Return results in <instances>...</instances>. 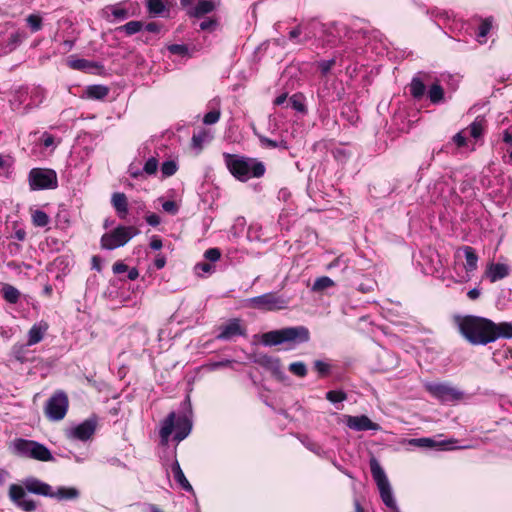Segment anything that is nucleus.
Segmentation results:
<instances>
[{"label":"nucleus","instance_id":"f257e3e1","mask_svg":"<svg viewBox=\"0 0 512 512\" xmlns=\"http://www.w3.org/2000/svg\"><path fill=\"white\" fill-rule=\"evenodd\" d=\"M461 335L473 345H486L493 342V321L478 316H457L455 318Z\"/></svg>","mask_w":512,"mask_h":512},{"label":"nucleus","instance_id":"f03ea898","mask_svg":"<svg viewBox=\"0 0 512 512\" xmlns=\"http://www.w3.org/2000/svg\"><path fill=\"white\" fill-rule=\"evenodd\" d=\"M225 163L230 173L242 182L262 177L266 170L264 164L255 158L226 154Z\"/></svg>","mask_w":512,"mask_h":512},{"label":"nucleus","instance_id":"7ed1b4c3","mask_svg":"<svg viewBox=\"0 0 512 512\" xmlns=\"http://www.w3.org/2000/svg\"><path fill=\"white\" fill-rule=\"evenodd\" d=\"M191 429L192 423L188 417L180 416L177 418L176 413L171 412L161 423L159 431L161 444H168L170 435L173 431H175L174 439L179 443L190 434Z\"/></svg>","mask_w":512,"mask_h":512},{"label":"nucleus","instance_id":"20e7f679","mask_svg":"<svg viewBox=\"0 0 512 512\" xmlns=\"http://www.w3.org/2000/svg\"><path fill=\"white\" fill-rule=\"evenodd\" d=\"M310 338L309 330L304 326L287 327L264 333L262 342L267 346L279 345L285 342L304 343Z\"/></svg>","mask_w":512,"mask_h":512},{"label":"nucleus","instance_id":"39448f33","mask_svg":"<svg viewBox=\"0 0 512 512\" xmlns=\"http://www.w3.org/2000/svg\"><path fill=\"white\" fill-rule=\"evenodd\" d=\"M370 470L383 503L394 512H399L387 475L378 460L374 457L370 459Z\"/></svg>","mask_w":512,"mask_h":512},{"label":"nucleus","instance_id":"423d86ee","mask_svg":"<svg viewBox=\"0 0 512 512\" xmlns=\"http://www.w3.org/2000/svg\"><path fill=\"white\" fill-rule=\"evenodd\" d=\"M28 183L32 191L55 189L58 186V178L53 169L33 168L28 174Z\"/></svg>","mask_w":512,"mask_h":512},{"label":"nucleus","instance_id":"0eeeda50","mask_svg":"<svg viewBox=\"0 0 512 512\" xmlns=\"http://www.w3.org/2000/svg\"><path fill=\"white\" fill-rule=\"evenodd\" d=\"M138 233L139 230L133 226H118L112 232L102 236L101 247L108 250L122 247Z\"/></svg>","mask_w":512,"mask_h":512},{"label":"nucleus","instance_id":"6e6552de","mask_svg":"<svg viewBox=\"0 0 512 512\" xmlns=\"http://www.w3.org/2000/svg\"><path fill=\"white\" fill-rule=\"evenodd\" d=\"M14 447L18 453L39 461L52 460V454L44 445L30 440L18 439L14 443Z\"/></svg>","mask_w":512,"mask_h":512},{"label":"nucleus","instance_id":"1a4fd4ad","mask_svg":"<svg viewBox=\"0 0 512 512\" xmlns=\"http://www.w3.org/2000/svg\"><path fill=\"white\" fill-rule=\"evenodd\" d=\"M425 388L432 396L442 402H452L463 397L461 391L448 383L428 382L425 384Z\"/></svg>","mask_w":512,"mask_h":512},{"label":"nucleus","instance_id":"9d476101","mask_svg":"<svg viewBox=\"0 0 512 512\" xmlns=\"http://www.w3.org/2000/svg\"><path fill=\"white\" fill-rule=\"evenodd\" d=\"M248 303L251 307L260 310H281L288 306V301L275 293H266L250 298Z\"/></svg>","mask_w":512,"mask_h":512},{"label":"nucleus","instance_id":"9b49d317","mask_svg":"<svg viewBox=\"0 0 512 512\" xmlns=\"http://www.w3.org/2000/svg\"><path fill=\"white\" fill-rule=\"evenodd\" d=\"M68 409V398L65 393L57 392L49 398L45 406L46 416L52 421L62 420Z\"/></svg>","mask_w":512,"mask_h":512},{"label":"nucleus","instance_id":"f8f14e48","mask_svg":"<svg viewBox=\"0 0 512 512\" xmlns=\"http://www.w3.org/2000/svg\"><path fill=\"white\" fill-rule=\"evenodd\" d=\"M96 431V421L93 419H87L84 422L69 427L65 435L69 440L72 441H88L92 438Z\"/></svg>","mask_w":512,"mask_h":512},{"label":"nucleus","instance_id":"ddd939ff","mask_svg":"<svg viewBox=\"0 0 512 512\" xmlns=\"http://www.w3.org/2000/svg\"><path fill=\"white\" fill-rule=\"evenodd\" d=\"M181 6L191 17L200 18L215 9L212 0H180Z\"/></svg>","mask_w":512,"mask_h":512},{"label":"nucleus","instance_id":"4468645a","mask_svg":"<svg viewBox=\"0 0 512 512\" xmlns=\"http://www.w3.org/2000/svg\"><path fill=\"white\" fill-rule=\"evenodd\" d=\"M343 422L348 428L354 431L380 430V426L377 423L372 422L366 415H343Z\"/></svg>","mask_w":512,"mask_h":512},{"label":"nucleus","instance_id":"2eb2a0df","mask_svg":"<svg viewBox=\"0 0 512 512\" xmlns=\"http://www.w3.org/2000/svg\"><path fill=\"white\" fill-rule=\"evenodd\" d=\"M245 334V329L242 327L240 320L232 319L221 327V332L217 336L221 340H231L236 336Z\"/></svg>","mask_w":512,"mask_h":512},{"label":"nucleus","instance_id":"dca6fc26","mask_svg":"<svg viewBox=\"0 0 512 512\" xmlns=\"http://www.w3.org/2000/svg\"><path fill=\"white\" fill-rule=\"evenodd\" d=\"M456 441L450 439L448 441L436 442L432 438L423 437V438H412L408 440V444L419 447V448H434L441 447L442 449H454V447H448V445L455 443Z\"/></svg>","mask_w":512,"mask_h":512},{"label":"nucleus","instance_id":"f3484780","mask_svg":"<svg viewBox=\"0 0 512 512\" xmlns=\"http://www.w3.org/2000/svg\"><path fill=\"white\" fill-rule=\"evenodd\" d=\"M25 487L29 492L49 496L52 495V488L50 485L43 483L37 479H27L25 482Z\"/></svg>","mask_w":512,"mask_h":512},{"label":"nucleus","instance_id":"a211bd4d","mask_svg":"<svg viewBox=\"0 0 512 512\" xmlns=\"http://www.w3.org/2000/svg\"><path fill=\"white\" fill-rule=\"evenodd\" d=\"M47 329L48 325L45 322L34 324L28 332L27 345L32 346L39 343L43 339Z\"/></svg>","mask_w":512,"mask_h":512},{"label":"nucleus","instance_id":"6ab92c4d","mask_svg":"<svg viewBox=\"0 0 512 512\" xmlns=\"http://www.w3.org/2000/svg\"><path fill=\"white\" fill-rule=\"evenodd\" d=\"M493 342L499 338L511 339L512 338V323L501 322L496 324L493 322L492 337Z\"/></svg>","mask_w":512,"mask_h":512},{"label":"nucleus","instance_id":"aec40b11","mask_svg":"<svg viewBox=\"0 0 512 512\" xmlns=\"http://www.w3.org/2000/svg\"><path fill=\"white\" fill-rule=\"evenodd\" d=\"M486 273L491 282H496L505 278L509 273V269L505 264L496 263L491 264Z\"/></svg>","mask_w":512,"mask_h":512},{"label":"nucleus","instance_id":"412c9836","mask_svg":"<svg viewBox=\"0 0 512 512\" xmlns=\"http://www.w3.org/2000/svg\"><path fill=\"white\" fill-rule=\"evenodd\" d=\"M67 65L71 69L84 71V72L90 71V70L98 67V65L94 62H91V61L83 59V58H76L74 56H70L67 59Z\"/></svg>","mask_w":512,"mask_h":512},{"label":"nucleus","instance_id":"4be33fe9","mask_svg":"<svg viewBox=\"0 0 512 512\" xmlns=\"http://www.w3.org/2000/svg\"><path fill=\"white\" fill-rule=\"evenodd\" d=\"M171 472L175 478V480L179 483V485L186 491H193V488L189 481L186 479L180 464L177 460H175L171 465Z\"/></svg>","mask_w":512,"mask_h":512},{"label":"nucleus","instance_id":"5701e85b","mask_svg":"<svg viewBox=\"0 0 512 512\" xmlns=\"http://www.w3.org/2000/svg\"><path fill=\"white\" fill-rule=\"evenodd\" d=\"M112 205L119 216L124 218L128 211L127 198L124 193H114L112 195Z\"/></svg>","mask_w":512,"mask_h":512},{"label":"nucleus","instance_id":"b1692460","mask_svg":"<svg viewBox=\"0 0 512 512\" xmlns=\"http://www.w3.org/2000/svg\"><path fill=\"white\" fill-rule=\"evenodd\" d=\"M79 496V492L76 488L73 487H60L57 491L53 492L50 497L57 498L59 500L63 499H76Z\"/></svg>","mask_w":512,"mask_h":512},{"label":"nucleus","instance_id":"393cba45","mask_svg":"<svg viewBox=\"0 0 512 512\" xmlns=\"http://www.w3.org/2000/svg\"><path fill=\"white\" fill-rule=\"evenodd\" d=\"M109 93V89L103 85H91L86 89V95L90 99H103Z\"/></svg>","mask_w":512,"mask_h":512},{"label":"nucleus","instance_id":"a878e982","mask_svg":"<svg viewBox=\"0 0 512 512\" xmlns=\"http://www.w3.org/2000/svg\"><path fill=\"white\" fill-rule=\"evenodd\" d=\"M463 251H464V255H465V259H466V264H465L466 271H468V272L474 271L477 268V262H478V257L476 255L474 249L470 246H465L463 248Z\"/></svg>","mask_w":512,"mask_h":512},{"label":"nucleus","instance_id":"bb28decb","mask_svg":"<svg viewBox=\"0 0 512 512\" xmlns=\"http://www.w3.org/2000/svg\"><path fill=\"white\" fill-rule=\"evenodd\" d=\"M4 299L9 303H16L19 300L20 292L10 284H4L1 289Z\"/></svg>","mask_w":512,"mask_h":512},{"label":"nucleus","instance_id":"cd10ccee","mask_svg":"<svg viewBox=\"0 0 512 512\" xmlns=\"http://www.w3.org/2000/svg\"><path fill=\"white\" fill-rule=\"evenodd\" d=\"M211 140V136L205 130L195 133L192 137V147L198 152L202 150L205 143Z\"/></svg>","mask_w":512,"mask_h":512},{"label":"nucleus","instance_id":"c85d7f7f","mask_svg":"<svg viewBox=\"0 0 512 512\" xmlns=\"http://www.w3.org/2000/svg\"><path fill=\"white\" fill-rule=\"evenodd\" d=\"M334 285L335 283L331 278L327 276H322L315 280L312 286V290L314 292H321L324 291L325 289L333 287Z\"/></svg>","mask_w":512,"mask_h":512},{"label":"nucleus","instance_id":"c756f323","mask_svg":"<svg viewBox=\"0 0 512 512\" xmlns=\"http://www.w3.org/2000/svg\"><path fill=\"white\" fill-rule=\"evenodd\" d=\"M425 90H426V87L420 79H418V78L412 79V81L410 83V93L414 98H416V99L421 98L424 95Z\"/></svg>","mask_w":512,"mask_h":512},{"label":"nucleus","instance_id":"7c9ffc66","mask_svg":"<svg viewBox=\"0 0 512 512\" xmlns=\"http://www.w3.org/2000/svg\"><path fill=\"white\" fill-rule=\"evenodd\" d=\"M31 217L32 223L37 227H45L49 223V216L42 210H34Z\"/></svg>","mask_w":512,"mask_h":512},{"label":"nucleus","instance_id":"2f4dec72","mask_svg":"<svg viewBox=\"0 0 512 512\" xmlns=\"http://www.w3.org/2000/svg\"><path fill=\"white\" fill-rule=\"evenodd\" d=\"M194 271L199 277H206L211 275L215 271V266L208 262L197 263L194 267Z\"/></svg>","mask_w":512,"mask_h":512},{"label":"nucleus","instance_id":"473e14b6","mask_svg":"<svg viewBox=\"0 0 512 512\" xmlns=\"http://www.w3.org/2000/svg\"><path fill=\"white\" fill-rule=\"evenodd\" d=\"M428 97L434 104L441 102L444 97L443 88L437 83L433 84L428 91Z\"/></svg>","mask_w":512,"mask_h":512},{"label":"nucleus","instance_id":"72a5a7b5","mask_svg":"<svg viewBox=\"0 0 512 512\" xmlns=\"http://www.w3.org/2000/svg\"><path fill=\"white\" fill-rule=\"evenodd\" d=\"M252 129H253L254 134L258 137L262 147L277 148V147L281 146L282 142L278 143L277 141L269 139V138L265 137L264 135L260 134L254 125H252Z\"/></svg>","mask_w":512,"mask_h":512},{"label":"nucleus","instance_id":"f704fd0d","mask_svg":"<svg viewBox=\"0 0 512 512\" xmlns=\"http://www.w3.org/2000/svg\"><path fill=\"white\" fill-rule=\"evenodd\" d=\"M9 495L12 501L16 504L26 496L24 489L19 485H11L9 489Z\"/></svg>","mask_w":512,"mask_h":512},{"label":"nucleus","instance_id":"c9c22d12","mask_svg":"<svg viewBox=\"0 0 512 512\" xmlns=\"http://www.w3.org/2000/svg\"><path fill=\"white\" fill-rule=\"evenodd\" d=\"M143 27L142 22L140 21H130L125 25L121 26L119 29L126 32L128 35H133L139 32Z\"/></svg>","mask_w":512,"mask_h":512},{"label":"nucleus","instance_id":"e433bc0d","mask_svg":"<svg viewBox=\"0 0 512 512\" xmlns=\"http://www.w3.org/2000/svg\"><path fill=\"white\" fill-rule=\"evenodd\" d=\"M492 28V22L490 19H485L481 22L479 28L477 37L479 38V41L482 43L483 41L481 39H485V37L488 35Z\"/></svg>","mask_w":512,"mask_h":512},{"label":"nucleus","instance_id":"4c0bfd02","mask_svg":"<svg viewBox=\"0 0 512 512\" xmlns=\"http://www.w3.org/2000/svg\"><path fill=\"white\" fill-rule=\"evenodd\" d=\"M148 10L151 14L159 15L164 11V4L162 0H148Z\"/></svg>","mask_w":512,"mask_h":512},{"label":"nucleus","instance_id":"58836bf2","mask_svg":"<svg viewBox=\"0 0 512 512\" xmlns=\"http://www.w3.org/2000/svg\"><path fill=\"white\" fill-rule=\"evenodd\" d=\"M289 370L299 377H304L307 374V369L303 362L291 363L289 365Z\"/></svg>","mask_w":512,"mask_h":512},{"label":"nucleus","instance_id":"ea45409f","mask_svg":"<svg viewBox=\"0 0 512 512\" xmlns=\"http://www.w3.org/2000/svg\"><path fill=\"white\" fill-rule=\"evenodd\" d=\"M177 171V165L174 161H166L161 166V172L165 177L174 175Z\"/></svg>","mask_w":512,"mask_h":512},{"label":"nucleus","instance_id":"a19ab883","mask_svg":"<svg viewBox=\"0 0 512 512\" xmlns=\"http://www.w3.org/2000/svg\"><path fill=\"white\" fill-rule=\"evenodd\" d=\"M326 399L332 403H338L346 400V394L342 391L331 390L327 392Z\"/></svg>","mask_w":512,"mask_h":512},{"label":"nucleus","instance_id":"79ce46f5","mask_svg":"<svg viewBox=\"0 0 512 512\" xmlns=\"http://www.w3.org/2000/svg\"><path fill=\"white\" fill-rule=\"evenodd\" d=\"M220 115H221V113L219 110H212L205 114V116L203 118V122L206 125L215 124L219 121Z\"/></svg>","mask_w":512,"mask_h":512},{"label":"nucleus","instance_id":"37998d69","mask_svg":"<svg viewBox=\"0 0 512 512\" xmlns=\"http://www.w3.org/2000/svg\"><path fill=\"white\" fill-rule=\"evenodd\" d=\"M27 23L36 32L41 29L42 20L38 15L31 14L27 17Z\"/></svg>","mask_w":512,"mask_h":512},{"label":"nucleus","instance_id":"c03bdc74","mask_svg":"<svg viewBox=\"0 0 512 512\" xmlns=\"http://www.w3.org/2000/svg\"><path fill=\"white\" fill-rule=\"evenodd\" d=\"M158 169V161L152 157L149 158L144 165V172L148 175L155 174Z\"/></svg>","mask_w":512,"mask_h":512},{"label":"nucleus","instance_id":"a18cd8bd","mask_svg":"<svg viewBox=\"0 0 512 512\" xmlns=\"http://www.w3.org/2000/svg\"><path fill=\"white\" fill-rule=\"evenodd\" d=\"M220 257L221 252L218 248H210L204 253V258L212 263L218 261Z\"/></svg>","mask_w":512,"mask_h":512},{"label":"nucleus","instance_id":"49530a36","mask_svg":"<svg viewBox=\"0 0 512 512\" xmlns=\"http://www.w3.org/2000/svg\"><path fill=\"white\" fill-rule=\"evenodd\" d=\"M167 49L170 53L175 54V55H181V56L186 55L188 52L187 46L181 45V44L169 45Z\"/></svg>","mask_w":512,"mask_h":512},{"label":"nucleus","instance_id":"de8ad7c7","mask_svg":"<svg viewBox=\"0 0 512 512\" xmlns=\"http://www.w3.org/2000/svg\"><path fill=\"white\" fill-rule=\"evenodd\" d=\"M483 127L480 122H473L469 127V133L473 138H479L482 135Z\"/></svg>","mask_w":512,"mask_h":512},{"label":"nucleus","instance_id":"09e8293b","mask_svg":"<svg viewBox=\"0 0 512 512\" xmlns=\"http://www.w3.org/2000/svg\"><path fill=\"white\" fill-rule=\"evenodd\" d=\"M108 9L111 10L112 15L117 19L124 20L128 17V12L124 8H121L118 6H112V7H109Z\"/></svg>","mask_w":512,"mask_h":512},{"label":"nucleus","instance_id":"8fccbe9b","mask_svg":"<svg viewBox=\"0 0 512 512\" xmlns=\"http://www.w3.org/2000/svg\"><path fill=\"white\" fill-rule=\"evenodd\" d=\"M17 505L25 511H33L36 508L34 501L26 498V496Z\"/></svg>","mask_w":512,"mask_h":512},{"label":"nucleus","instance_id":"3c124183","mask_svg":"<svg viewBox=\"0 0 512 512\" xmlns=\"http://www.w3.org/2000/svg\"><path fill=\"white\" fill-rule=\"evenodd\" d=\"M335 64V60L334 59H330V60H323V61H320L318 63V66L322 72L323 75L327 74L331 68L334 66Z\"/></svg>","mask_w":512,"mask_h":512},{"label":"nucleus","instance_id":"603ef678","mask_svg":"<svg viewBox=\"0 0 512 512\" xmlns=\"http://www.w3.org/2000/svg\"><path fill=\"white\" fill-rule=\"evenodd\" d=\"M162 208L165 212L175 215L178 212V206L174 201H165L162 204Z\"/></svg>","mask_w":512,"mask_h":512},{"label":"nucleus","instance_id":"864d4df0","mask_svg":"<svg viewBox=\"0 0 512 512\" xmlns=\"http://www.w3.org/2000/svg\"><path fill=\"white\" fill-rule=\"evenodd\" d=\"M453 141L455 142V144L458 147L465 146L466 145V136L464 135V131H461V132L457 133L453 137Z\"/></svg>","mask_w":512,"mask_h":512},{"label":"nucleus","instance_id":"5fc2aeb1","mask_svg":"<svg viewBox=\"0 0 512 512\" xmlns=\"http://www.w3.org/2000/svg\"><path fill=\"white\" fill-rule=\"evenodd\" d=\"M301 34H302V27L299 25L289 32V38L292 40H297L296 41L297 43H302L303 42L302 40H298V38Z\"/></svg>","mask_w":512,"mask_h":512},{"label":"nucleus","instance_id":"6e6d98bb","mask_svg":"<svg viewBox=\"0 0 512 512\" xmlns=\"http://www.w3.org/2000/svg\"><path fill=\"white\" fill-rule=\"evenodd\" d=\"M289 104H291V106L297 110V111H304L305 109V106L302 102H300L298 99H296L295 96L291 97L290 100H289Z\"/></svg>","mask_w":512,"mask_h":512},{"label":"nucleus","instance_id":"4d7b16f0","mask_svg":"<svg viewBox=\"0 0 512 512\" xmlns=\"http://www.w3.org/2000/svg\"><path fill=\"white\" fill-rule=\"evenodd\" d=\"M112 269L115 274H120L126 272L128 270V266L123 262H116Z\"/></svg>","mask_w":512,"mask_h":512},{"label":"nucleus","instance_id":"13d9d810","mask_svg":"<svg viewBox=\"0 0 512 512\" xmlns=\"http://www.w3.org/2000/svg\"><path fill=\"white\" fill-rule=\"evenodd\" d=\"M146 221L151 226H157L160 223V217L157 214H149L146 216Z\"/></svg>","mask_w":512,"mask_h":512},{"label":"nucleus","instance_id":"bf43d9fd","mask_svg":"<svg viewBox=\"0 0 512 512\" xmlns=\"http://www.w3.org/2000/svg\"><path fill=\"white\" fill-rule=\"evenodd\" d=\"M42 144L45 147H50L54 145V137L48 133H44L42 135Z\"/></svg>","mask_w":512,"mask_h":512},{"label":"nucleus","instance_id":"052dcab7","mask_svg":"<svg viewBox=\"0 0 512 512\" xmlns=\"http://www.w3.org/2000/svg\"><path fill=\"white\" fill-rule=\"evenodd\" d=\"M315 368L321 374L327 373L329 370V365L322 361L315 362Z\"/></svg>","mask_w":512,"mask_h":512},{"label":"nucleus","instance_id":"680f3d73","mask_svg":"<svg viewBox=\"0 0 512 512\" xmlns=\"http://www.w3.org/2000/svg\"><path fill=\"white\" fill-rule=\"evenodd\" d=\"M163 244H162V240L157 237V236H154L152 239H151V242H150V247L153 249V250H160L162 248Z\"/></svg>","mask_w":512,"mask_h":512},{"label":"nucleus","instance_id":"e2e57ef3","mask_svg":"<svg viewBox=\"0 0 512 512\" xmlns=\"http://www.w3.org/2000/svg\"><path fill=\"white\" fill-rule=\"evenodd\" d=\"M216 25V22L214 20H204L200 23V29L201 30H211Z\"/></svg>","mask_w":512,"mask_h":512},{"label":"nucleus","instance_id":"0e129e2a","mask_svg":"<svg viewBox=\"0 0 512 512\" xmlns=\"http://www.w3.org/2000/svg\"><path fill=\"white\" fill-rule=\"evenodd\" d=\"M166 264V258L163 255H158L154 261V265L157 269H162Z\"/></svg>","mask_w":512,"mask_h":512},{"label":"nucleus","instance_id":"69168bd1","mask_svg":"<svg viewBox=\"0 0 512 512\" xmlns=\"http://www.w3.org/2000/svg\"><path fill=\"white\" fill-rule=\"evenodd\" d=\"M21 41L19 33H13L9 37V44L15 47Z\"/></svg>","mask_w":512,"mask_h":512},{"label":"nucleus","instance_id":"338daca9","mask_svg":"<svg viewBox=\"0 0 512 512\" xmlns=\"http://www.w3.org/2000/svg\"><path fill=\"white\" fill-rule=\"evenodd\" d=\"M467 296L471 300H476L480 296V290L477 289V288H473V289L468 291Z\"/></svg>","mask_w":512,"mask_h":512},{"label":"nucleus","instance_id":"774afa93","mask_svg":"<svg viewBox=\"0 0 512 512\" xmlns=\"http://www.w3.org/2000/svg\"><path fill=\"white\" fill-rule=\"evenodd\" d=\"M15 238L19 241H24L26 238V232L23 229H19L15 232Z\"/></svg>","mask_w":512,"mask_h":512}]
</instances>
